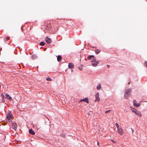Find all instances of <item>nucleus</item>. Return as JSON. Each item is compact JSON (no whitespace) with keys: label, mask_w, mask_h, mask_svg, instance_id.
Here are the masks:
<instances>
[{"label":"nucleus","mask_w":147,"mask_h":147,"mask_svg":"<svg viewBox=\"0 0 147 147\" xmlns=\"http://www.w3.org/2000/svg\"><path fill=\"white\" fill-rule=\"evenodd\" d=\"M131 91V88L126 89L125 91V93L124 95V98L125 99H127L130 96V93Z\"/></svg>","instance_id":"f257e3e1"},{"label":"nucleus","mask_w":147,"mask_h":147,"mask_svg":"<svg viewBox=\"0 0 147 147\" xmlns=\"http://www.w3.org/2000/svg\"><path fill=\"white\" fill-rule=\"evenodd\" d=\"M117 131L118 133L120 135H122L123 134V129L121 128H119L117 129Z\"/></svg>","instance_id":"f03ea898"},{"label":"nucleus","mask_w":147,"mask_h":147,"mask_svg":"<svg viewBox=\"0 0 147 147\" xmlns=\"http://www.w3.org/2000/svg\"><path fill=\"white\" fill-rule=\"evenodd\" d=\"M83 101L86 102L87 103H89L88 100L87 98H85L84 99L80 100L78 101V102L80 103Z\"/></svg>","instance_id":"7ed1b4c3"},{"label":"nucleus","mask_w":147,"mask_h":147,"mask_svg":"<svg viewBox=\"0 0 147 147\" xmlns=\"http://www.w3.org/2000/svg\"><path fill=\"white\" fill-rule=\"evenodd\" d=\"M96 99L95 101L98 102L100 101V99L99 97V93L97 92L95 95Z\"/></svg>","instance_id":"20e7f679"},{"label":"nucleus","mask_w":147,"mask_h":147,"mask_svg":"<svg viewBox=\"0 0 147 147\" xmlns=\"http://www.w3.org/2000/svg\"><path fill=\"white\" fill-rule=\"evenodd\" d=\"M12 114L11 113H8L7 115V118L8 120V121L10 122V121H11V116Z\"/></svg>","instance_id":"39448f33"},{"label":"nucleus","mask_w":147,"mask_h":147,"mask_svg":"<svg viewBox=\"0 0 147 147\" xmlns=\"http://www.w3.org/2000/svg\"><path fill=\"white\" fill-rule=\"evenodd\" d=\"M17 125L16 123L15 122L13 123L12 126V129L16 130L17 128Z\"/></svg>","instance_id":"423d86ee"},{"label":"nucleus","mask_w":147,"mask_h":147,"mask_svg":"<svg viewBox=\"0 0 147 147\" xmlns=\"http://www.w3.org/2000/svg\"><path fill=\"white\" fill-rule=\"evenodd\" d=\"M133 104H134V106L136 107H138L140 105V104L138 103H137V102L136 100H134L133 101Z\"/></svg>","instance_id":"0eeeda50"},{"label":"nucleus","mask_w":147,"mask_h":147,"mask_svg":"<svg viewBox=\"0 0 147 147\" xmlns=\"http://www.w3.org/2000/svg\"><path fill=\"white\" fill-rule=\"evenodd\" d=\"M45 41L47 43L49 44L51 42V38H49L48 36H47L45 38Z\"/></svg>","instance_id":"6e6552de"},{"label":"nucleus","mask_w":147,"mask_h":147,"mask_svg":"<svg viewBox=\"0 0 147 147\" xmlns=\"http://www.w3.org/2000/svg\"><path fill=\"white\" fill-rule=\"evenodd\" d=\"M29 132L30 134L32 135H34L35 134V132L32 129H30L29 130Z\"/></svg>","instance_id":"1a4fd4ad"},{"label":"nucleus","mask_w":147,"mask_h":147,"mask_svg":"<svg viewBox=\"0 0 147 147\" xmlns=\"http://www.w3.org/2000/svg\"><path fill=\"white\" fill-rule=\"evenodd\" d=\"M6 98L8 100H11L12 99L11 97L8 94H6Z\"/></svg>","instance_id":"9d476101"},{"label":"nucleus","mask_w":147,"mask_h":147,"mask_svg":"<svg viewBox=\"0 0 147 147\" xmlns=\"http://www.w3.org/2000/svg\"><path fill=\"white\" fill-rule=\"evenodd\" d=\"M74 64L71 63H69V64L68 67L70 69L73 68L74 67Z\"/></svg>","instance_id":"9b49d317"},{"label":"nucleus","mask_w":147,"mask_h":147,"mask_svg":"<svg viewBox=\"0 0 147 147\" xmlns=\"http://www.w3.org/2000/svg\"><path fill=\"white\" fill-rule=\"evenodd\" d=\"M98 61H95L92 63V65L94 67H95L97 66L98 64Z\"/></svg>","instance_id":"f8f14e48"},{"label":"nucleus","mask_w":147,"mask_h":147,"mask_svg":"<svg viewBox=\"0 0 147 147\" xmlns=\"http://www.w3.org/2000/svg\"><path fill=\"white\" fill-rule=\"evenodd\" d=\"M61 59V57L60 55H58L57 57V60L58 61H60Z\"/></svg>","instance_id":"ddd939ff"},{"label":"nucleus","mask_w":147,"mask_h":147,"mask_svg":"<svg viewBox=\"0 0 147 147\" xmlns=\"http://www.w3.org/2000/svg\"><path fill=\"white\" fill-rule=\"evenodd\" d=\"M135 114L138 116L140 117H141L142 116V115L140 113V112L138 111H137Z\"/></svg>","instance_id":"4468645a"},{"label":"nucleus","mask_w":147,"mask_h":147,"mask_svg":"<svg viewBox=\"0 0 147 147\" xmlns=\"http://www.w3.org/2000/svg\"><path fill=\"white\" fill-rule=\"evenodd\" d=\"M101 87V84H98L97 86L96 89L98 90H99L100 89Z\"/></svg>","instance_id":"2eb2a0df"},{"label":"nucleus","mask_w":147,"mask_h":147,"mask_svg":"<svg viewBox=\"0 0 147 147\" xmlns=\"http://www.w3.org/2000/svg\"><path fill=\"white\" fill-rule=\"evenodd\" d=\"M95 51L96 54H98L100 52V51L99 49H97L95 50Z\"/></svg>","instance_id":"dca6fc26"},{"label":"nucleus","mask_w":147,"mask_h":147,"mask_svg":"<svg viewBox=\"0 0 147 147\" xmlns=\"http://www.w3.org/2000/svg\"><path fill=\"white\" fill-rule=\"evenodd\" d=\"M32 57L33 59H34L36 58L37 57V56L35 55H32Z\"/></svg>","instance_id":"f3484780"},{"label":"nucleus","mask_w":147,"mask_h":147,"mask_svg":"<svg viewBox=\"0 0 147 147\" xmlns=\"http://www.w3.org/2000/svg\"><path fill=\"white\" fill-rule=\"evenodd\" d=\"M94 57V55H90L89 56L88 58V59H89V60H91V58L93 57Z\"/></svg>","instance_id":"a211bd4d"},{"label":"nucleus","mask_w":147,"mask_h":147,"mask_svg":"<svg viewBox=\"0 0 147 147\" xmlns=\"http://www.w3.org/2000/svg\"><path fill=\"white\" fill-rule=\"evenodd\" d=\"M45 42H41L40 44V45L44 46L45 45Z\"/></svg>","instance_id":"6ab92c4d"},{"label":"nucleus","mask_w":147,"mask_h":147,"mask_svg":"<svg viewBox=\"0 0 147 147\" xmlns=\"http://www.w3.org/2000/svg\"><path fill=\"white\" fill-rule=\"evenodd\" d=\"M116 125L117 127V129L120 128L119 126V124L117 123H116Z\"/></svg>","instance_id":"aec40b11"},{"label":"nucleus","mask_w":147,"mask_h":147,"mask_svg":"<svg viewBox=\"0 0 147 147\" xmlns=\"http://www.w3.org/2000/svg\"><path fill=\"white\" fill-rule=\"evenodd\" d=\"M46 80H47V81H51L52 80L51 79L49 78V77H48L47 78V79H46Z\"/></svg>","instance_id":"412c9836"},{"label":"nucleus","mask_w":147,"mask_h":147,"mask_svg":"<svg viewBox=\"0 0 147 147\" xmlns=\"http://www.w3.org/2000/svg\"><path fill=\"white\" fill-rule=\"evenodd\" d=\"M131 110L132 112L135 113H136V112L137 111H136L134 109H131Z\"/></svg>","instance_id":"4be33fe9"},{"label":"nucleus","mask_w":147,"mask_h":147,"mask_svg":"<svg viewBox=\"0 0 147 147\" xmlns=\"http://www.w3.org/2000/svg\"><path fill=\"white\" fill-rule=\"evenodd\" d=\"M93 57V60H92L91 61V62H93L96 61V58H94V57Z\"/></svg>","instance_id":"5701e85b"},{"label":"nucleus","mask_w":147,"mask_h":147,"mask_svg":"<svg viewBox=\"0 0 147 147\" xmlns=\"http://www.w3.org/2000/svg\"><path fill=\"white\" fill-rule=\"evenodd\" d=\"M61 136L64 138H65V135L64 134H61Z\"/></svg>","instance_id":"b1692460"},{"label":"nucleus","mask_w":147,"mask_h":147,"mask_svg":"<svg viewBox=\"0 0 147 147\" xmlns=\"http://www.w3.org/2000/svg\"><path fill=\"white\" fill-rule=\"evenodd\" d=\"M111 111V110H109L108 111H106L105 112V113H109Z\"/></svg>","instance_id":"393cba45"},{"label":"nucleus","mask_w":147,"mask_h":147,"mask_svg":"<svg viewBox=\"0 0 147 147\" xmlns=\"http://www.w3.org/2000/svg\"><path fill=\"white\" fill-rule=\"evenodd\" d=\"M1 96L3 98H4V95L3 94H1Z\"/></svg>","instance_id":"a878e982"},{"label":"nucleus","mask_w":147,"mask_h":147,"mask_svg":"<svg viewBox=\"0 0 147 147\" xmlns=\"http://www.w3.org/2000/svg\"><path fill=\"white\" fill-rule=\"evenodd\" d=\"M111 141L112 142H113V143H115V141H113V140H111Z\"/></svg>","instance_id":"bb28decb"},{"label":"nucleus","mask_w":147,"mask_h":147,"mask_svg":"<svg viewBox=\"0 0 147 147\" xmlns=\"http://www.w3.org/2000/svg\"><path fill=\"white\" fill-rule=\"evenodd\" d=\"M9 38H10V37H7V40H9Z\"/></svg>","instance_id":"cd10ccee"},{"label":"nucleus","mask_w":147,"mask_h":147,"mask_svg":"<svg viewBox=\"0 0 147 147\" xmlns=\"http://www.w3.org/2000/svg\"><path fill=\"white\" fill-rule=\"evenodd\" d=\"M107 66H108V68H109L110 67V66L109 65H107Z\"/></svg>","instance_id":"c85d7f7f"},{"label":"nucleus","mask_w":147,"mask_h":147,"mask_svg":"<svg viewBox=\"0 0 147 147\" xmlns=\"http://www.w3.org/2000/svg\"><path fill=\"white\" fill-rule=\"evenodd\" d=\"M99 142H97V145H98V146H99Z\"/></svg>","instance_id":"c756f323"},{"label":"nucleus","mask_w":147,"mask_h":147,"mask_svg":"<svg viewBox=\"0 0 147 147\" xmlns=\"http://www.w3.org/2000/svg\"><path fill=\"white\" fill-rule=\"evenodd\" d=\"M90 115V114L89 113H88V115Z\"/></svg>","instance_id":"7c9ffc66"},{"label":"nucleus","mask_w":147,"mask_h":147,"mask_svg":"<svg viewBox=\"0 0 147 147\" xmlns=\"http://www.w3.org/2000/svg\"><path fill=\"white\" fill-rule=\"evenodd\" d=\"M130 84V82H129L128 83V84Z\"/></svg>","instance_id":"2f4dec72"}]
</instances>
